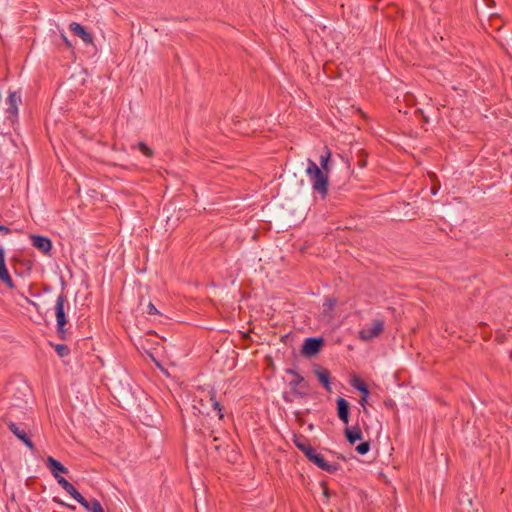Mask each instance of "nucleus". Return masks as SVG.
<instances>
[{
  "mask_svg": "<svg viewBox=\"0 0 512 512\" xmlns=\"http://www.w3.org/2000/svg\"><path fill=\"white\" fill-rule=\"evenodd\" d=\"M366 399H367V397H365V394H363V396H362V398H361V400H360L361 405H364V404H365Z\"/></svg>",
  "mask_w": 512,
  "mask_h": 512,
  "instance_id": "30",
  "label": "nucleus"
},
{
  "mask_svg": "<svg viewBox=\"0 0 512 512\" xmlns=\"http://www.w3.org/2000/svg\"><path fill=\"white\" fill-rule=\"evenodd\" d=\"M147 313L148 314H155V315H158L159 312L157 310V308L154 306L153 303H149L148 306H147Z\"/></svg>",
  "mask_w": 512,
  "mask_h": 512,
  "instance_id": "25",
  "label": "nucleus"
},
{
  "mask_svg": "<svg viewBox=\"0 0 512 512\" xmlns=\"http://www.w3.org/2000/svg\"><path fill=\"white\" fill-rule=\"evenodd\" d=\"M0 232H2L4 234H8L10 232V230L5 226L0 225Z\"/></svg>",
  "mask_w": 512,
  "mask_h": 512,
  "instance_id": "28",
  "label": "nucleus"
},
{
  "mask_svg": "<svg viewBox=\"0 0 512 512\" xmlns=\"http://www.w3.org/2000/svg\"><path fill=\"white\" fill-rule=\"evenodd\" d=\"M69 495H71L79 504H84L85 498L68 482L62 487Z\"/></svg>",
  "mask_w": 512,
  "mask_h": 512,
  "instance_id": "16",
  "label": "nucleus"
},
{
  "mask_svg": "<svg viewBox=\"0 0 512 512\" xmlns=\"http://www.w3.org/2000/svg\"><path fill=\"white\" fill-rule=\"evenodd\" d=\"M84 504H80L83 506L88 512H104V509L100 502L96 499L91 500L90 502L85 499Z\"/></svg>",
  "mask_w": 512,
  "mask_h": 512,
  "instance_id": "17",
  "label": "nucleus"
},
{
  "mask_svg": "<svg viewBox=\"0 0 512 512\" xmlns=\"http://www.w3.org/2000/svg\"><path fill=\"white\" fill-rule=\"evenodd\" d=\"M70 30L86 44H93V37L86 29L79 23L72 22L69 25Z\"/></svg>",
  "mask_w": 512,
  "mask_h": 512,
  "instance_id": "9",
  "label": "nucleus"
},
{
  "mask_svg": "<svg viewBox=\"0 0 512 512\" xmlns=\"http://www.w3.org/2000/svg\"><path fill=\"white\" fill-rule=\"evenodd\" d=\"M335 305H336V299H334V298H329L324 303L325 310H329V311L333 310Z\"/></svg>",
  "mask_w": 512,
  "mask_h": 512,
  "instance_id": "24",
  "label": "nucleus"
},
{
  "mask_svg": "<svg viewBox=\"0 0 512 512\" xmlns=\"http://www.w3.org/2000/svg\"><path fill=\"white\" fill-rule=\"evenodd\" d=\"M21 103V96L16 91H10L7 97V112L12 116H17L18 114V106Z\"/></svg>",
  "mask_w": 512,
  "mask_h": 512,
  "instance_id": "10",
  "label": "nucleus"
},
{
  "mask_svg": "<svg viewBox=\"0 0 512 512\" xmlns=\"http://www.w3.org/2000/svg\"><path fill=\"white\" fill-rule=\"evenodd\" d=\"M292 376L289 382L290 391L283 394V398L286 402L291 403L297 398H304L308 395V384L304 378L292 369L286 371Z\"/></svg>",
  "mask_w": 512,
  "mask_h": 512,
  "instance_id": "2",
  "label": "nucleus"
},
{
  "mask_svg": "<svg viewBox=\"0 0 512 512\" xmlns=\"http://www.w3.org/2000/svg\"><path fill=\"white\" fill-rule=\"evenodd\" d=\"M211 400L213 401V407L218 412L219 419L223 418V414L221 413L222 407L218 401L214 399V394L211 396Z\"/></svg>",
  "mask_w": 512,
  "mask_h": 512,
  "instance_id": "23",
  "label": "nucleus"
},
{
  "mask_svg": "<svg viewBox=\"0 0 512 512\" xmlns=\"http://www.w3.org/2000/svg\"><path fill=\"white\" fill-rule=\"evenodd\" d=\"M56 351L61 357H65L69 354V348L62 344L56 346Z\"/></svg>",
  "mask_w": 512,
  "mask_h": 512,
  "instance_id": "22",
  "label": "nucleus"
},
{
  "mask_svg": "<svg viewBox=\"0 0 512 512\" xmlns=\"http://www.w3.org/2000/svg\"><path fill=\"white\" fill-rule=\"evenodd\" d=\"M61 39L63 40V42L67 48H69V49L73 48L71 41L66 37V35L64 33H61Z\"/></svg>",
  "mask_w": 512,
  "mask_h": 512,
  "instance_id": "26",
  "label": "nucleus"
},
{
  "mask_svg": "<svg viewBox=\"0 0 512 512\" xmlns=\"http://www.w3.org/2000/svg\"><path fill=\"white\" fill-rule=\"evenodd\" d=\"M345 436L350 444L362 439V433L358 426L345 429Z\"/></svg>",
  "mask_w": 512,
  "mask_h": 512,
  "instance_id": "14",
  "label": "nucleus"
},
{
  "mask_svg": "<svg viewBox=\"0 0 512 512\" xmlns=\"http://www.w3.org/2000/svg\"><path fill=\"white\" fill-rule=\"evenodd\" d=\"M294 443L307 457H309L315 450L304 439H295Z\"/></svg>",
  "mask_w": 512,
  "mask_h": 512,
  "instance_id": "18",
  "label": "nucleus"
},
{
  "mask_svg": "<svg viewBox=\"0 0 512 512\" xmlns=\"http://www.w3.org/2000/svg\"><path fill=\"white\" fill-rule=\"evenodd\" d=\"M418 112L422 115V118H423V120H424L425 122H428V121H429V119H428L426 116H424V114H423V110H422V109H419V110H418Z\"/></svg>",
  "mask_w": 512,
  "mask_h": 512,
  "instance_id": "29",
  "label": "nucleus"
},
{
  "mask_svg": "<svg viewBox=\"0 0 512 512\" xmlns=\"http://www.w3.org/2000/svg\"><path fill=\"white\" fill-rule=\"evenodd\" d=\"M324 495H325L326 497H328V492H327V490H325V491H324Z\"/></svg>",
  "mask_w": 512,
  "mask_h": 512,
  "instance_id": "32",
  "label": "nucleus"
},
{
  "mask_svg": "<svg viewBox=\"0 0 512 512\" xmlns=\"http://www.w3.org/2000/svg\"><path fill=\"white\" fill-rule=\"evenodd\" d=\"M32 244L44 254H49L52 249V242L49 238L39 235H31Z\"/></svg>",
  "mask_w": 512,
  "mask_h": 512,
  "instance_id": "8",
  "label": "nucleus"
},
{
  "mask_svg": "<svg viewBox=\"0 0 512 512\" xmlns=\"http://www.w3.org/2000/svg\"><path fill=\"white\" fill-rule=\"evenodd\" d=\"M436 188H432V194H436Z\"/></svg>",
  "mask_w": 512,
  "mask_h": 512,
  "instance_id": "31",
  "label": "nucleus"
},
{
  "mask_svg": "<svg viewBox=\"0 0 512 512\" xmlns=\"http://www.w3.org/2000/svg\"><path fill=\"white\" fill-rule=\"evenodd\" d=\"M47 466L55 478H58L59 473H68V469L63 466L59 461L49 456L46 460Z\"/></svg>",
  "mask_w": 512,
  "mask_h": 512,
  "instance_id": "12",
  "label": "nucleus"
},
{
  "mask_svg": "<svg viewBox=\"0 0 512 512\" xmlns=\"http://www.w3.org/2000/svg\"><path fill=\"white\" fill-rule=\"evenodd\" d=\"M0 281L3 282L8 288L13 289L15 287L12 278L6 268L5 264V253L4 249H0Z\"/></svg>",
  "mask_w": 512,
  "mask_h": 512,
  "instance_id": "7",
  "label": "nucleus"
},
{
  "mask_svg": "<svg viewBox=\"0 0 512 512\" xmlns=\"http://www.w3.org/2000/svg\"><path fill=\"white\" fill-rule=\"evenodd\" d=\"M8 428L20 441L24 443L27 448H29L31 451L35 450L33 442L31 441L28 433L23 428L19 427L13 422L8 423Z\"/></svg>",
  "mask_w": 512,
  "mask_h": 512,
  "instance_id": "5",
  "label": "nucleus"
},
{
  "mask_svg": "<svg viewBox=\"0 0 512 512\" xmlns=\"http://www.w3.org/2000/svg\"><path fill=\"white\" fill-rule=\"evenodd\" d=\"M310 461L315 463L319 468L331 472L335 470V467L327 463L324 459V457L315 451L308 457Z\"/></svg>",
  "mask_w": 512,
  "mask_h": 512,
  "instance_id": "13",
  "label": "nucleus"
},
{
  "mask_svg": "<svg viewBox=\"0 0 512 512\" xmlns=\"http://www.w3.org/2000/svg\"><path fill=\"white\" fill-rule=\"evenodd\" d=\"M337 403V414L338 417L343 423L348 424L349 422V404L348 402L342 398L339 397L336 401Z\"/></svg>",
  "mask_w": 512,
  "mask_h": 512,
  "instance_id": "11",
  "label": "nucleus"
},
{
  "mask_svg": "<svg viewBox=\"0 0 512 512\" xmlns=\"http://www.w3.org/2000/svg\"><path fill=\"white\" fill-rule=\"evenodd\" d=\"M352 386L359 390L362 394H365V397H368L369 391L366 384L359 378H354L351 382Z\"/></svg>",
  "mask_w": 512,
  "mask_h": 512,
  "instance_id": "19",
  "label": "nucleus"
},
{
  "mask_svg": "<svg viewBox=\"0 0 512 512\" xmlns=\"http://www.w3.org/2000/svg\"><path fill=\"white\" fill-rule=\"evenodd\" d=\"M56 479L57 482L61 485V487L68 483V481L64 477H61L60 475Z\"/></svg>",
  "mask_w": 512,
  "mask_h": 512,
  "instance_id": "27",
  "label": "nucleus"
},
{
  "mask_svg": "<svg viewBox=\"0 0 512 512\" xmlns=\"http://www.w3.org/2000/svg\"><path fill=\"white\" fill-rule=\"evenodd\" d=\"M138 149L140 150V152H142L147 157H152L153 156L152 149L149 148L144 142H139L138 143Z\"/></svg>",
  "mask_w": 512,
  "mask_h": 512,
  "instance_id": "20",
  "label": "nucleus"
},
{
  "mask_svg": "<svg viewBox=\"0 0 512 512\" xmlns=\"http://www.w3.org/2000/svg\"><path fill=\"white\" fill-rule=\"evenodd\" d=\"M355 449L359 454L364 455L369 451L370 443L368 441L362 442L361 444L357 445Z\"/></svg>",
  "mask_w": 512,
  "mask_h": 512,
  "instance_id": "21",
  "label": "nucleus"
},
{
  "mask_svg": "<svg viewBox=\"0 0 512 512\" xmlns=\"http://www.w3.org/2000/svg\"><path fill=\"white\" fill-rule=\"evenodd\" d=\"M315 375L317 376V378L319 379V381L323 384V386L326 388L327 391H330L331 390V386H330V373L325 370V369H316L315 371Z\"/></svg>",
  "mask_w": 512,
  "mask_h": 512,
  "instance_id": "15",
  "label": "nucleus"
},
{
  "mask_svg": "<svg viewBox=\"0 0 512 512\" xmlns=\"http://www.w3.org/2000/svg\"><path fill=\"white\" fill-rule=\"evenodd\" d=\"M384 330V321L380 319L372 320V322L363 327L359 333L358 337L360 340L364 342H368L376 337H378Z\"/></svg>",
  "mask_w": 512,
  "mask_h": 512,
  "instance_id": "4",
  "label": "nucleus"
},
{
  "mask_svg": "<svg viewBox=\"0 0 512 512\" xmlns=\"http://www.w3.org/2000/svg\"><path fill=\"white\" fill-rule=\"evenodd\" d=\"M323 344V340L321 338H308L305 340L301 353L305 356H314L319 351Z\"/></svg>",
  "mask_w": 512,
  "mask_h": 512,
  "instance_id": "6",
  "label": "nucleus"
},
{
  "mask_svg": "<svg viewBox=\"0 0 512 512\" xmlns=\"http://www.w3.org/2000/svg\"><path fill=\"white\" fill-rule=\"evenodd\" d=\"M66 299L64 295H59L56 300L55 305V315H56V321H57V332L61 339L66 338V329L65 325L67 323L66 315H65V305Z\"/></svg>",
  "mask_w": 512,
  "mask_h": 512,
  "instance_id": "3",
  "label": "nucleus"
},
{
  "mask_svg": "<svg viewBox=\"0 0 512 512\" xmlns=\"http://www.w3.org/2000/svg\"><path fill=\"white\" fill-rule=\"evenodd\" d=\"M331 158V152L326 147L325 155L320 157V167L311 159H308V167L306 168V173L309 175L312 187L315 191L319 192L321 196L324 198L328 192V173L329 169V160Z\"/></svg>",
  "mask_w": 512,
  "mask_h": 512,
  "instance_id": "1",
  "label": "nucleus"
}]
</instances>
